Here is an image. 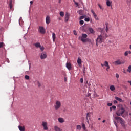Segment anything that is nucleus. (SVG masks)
<instances>
[{
    "mask_svg": "<svg viewBox=\"0 0 131 131\" xmlns=\"http://www.w3.org/2000/svg\"><path fill=\"white\" fill-rule=\"evenodd\" d=\"M61 101L59 100H56L55 101V104L54 105V108L55 110H59V109L61 108Z\"/></svg>",
    "mask_w": 131,
    "mask_h": 131,
    "instance_id": "4",
    "label": "nucleus"
},
{
    "mask_svg": "<svg viewBox=\"0 0 131 131\" xmlns=\"http://www.w3.org/2000/svg\"><path fill=\"white\" fill-rule=\"evenodd\" d=\"M127 1L128 3H130V2H131V0H127Z\"/></svg>",
    "mask_w": 131,
    "mask_h": 131,
    "instance_id": "58",
    "label": "nucleus"
},
{
    "mask_svg": "<svg viewBox=\"0 0 131 131\" xmlns=\"http://www.w3.org/2000/svg\"><path fill=\"white\" fill-rule=\"evenodd\" d=\"M114 104H117V101L114 100Z\"/></svg>",
    "mask_w": 131,
    "mask_h": 131,
    "instance_id": "49",
    "label": "nucleus"
},
{
    "mask_svg": "<svg viewBox=\"0 0 131 131\" xmlns=\"http://www.w3.org/2000/svg\"><path fill=\"white\" fill-rule=\"evenodd\" d=\"M76 128L77 129H78V130H80L81 129V126H80V125H78L76 126Z\"/></svg>",
    "mask_w": 131,
    "mask_h": 131,
    "instance_id": "28",
    "label": "nucleus"
},
{
    "mask_svg": "<svg viewBox=\"0 0 131 131\" xmlns=\"http://www.w3.org/2000/svg\"><path fill=\"white\" fill-rule=\"evenodd\" d=\"M106 2H110V0H106Z\"/></svg>",
    "mask_w": 131,
    "mask_h": 131,
    "instance_id": "63",
    "label": "nucleus"
},
{
    "mask_svg": "<svg viewBox=\"0 0 131 131\" xmlns=\"http://www.w3.org/2000/svg\"><path fill=\"white\" fill-rule=\"evenodd\" d=\"M101 66H102V67H104V64H103V63H101Z\"/></svg>",
    "mask_w": 131,
    "mask_h": 131,
    "instance_id": "57",
    "label": "nucleus"
},
{
    "mask_svg": "<svg viewBox=\"0 0 131 131\" xmlns=\"http://www.w3.org/2000/svg\"><path fill=\"white\" fill-rule=\"evenodd\" d=\"M68 20H69V14H68V13H67L65 15L66 22H68Z\"/></svg>",
    "mask_w": 131,
    "mask_h": 131,
    "instance_id": "15",
    "label": "nucleus"
},
{
    "mask_svg": "<svg viewBox=\"0 0 131 131\" xmlns=\"http://www.w3.org/2000/svg\"><path fill=\"white\" fill-rule=\"evenodd\" d=\"M116 77L117 78H119V74L116 73Z\"/></svg>",
    "mask_w": 131,
    "mask_h": 131,
    "instance_id": "40",
    "label": "nucleus"
},
{
    "mask_svg": "<svg viewBox=\"0 0 131 131\" xmlns=\"http://www.w3.org/2000/svg\"><path fill=\"white\" fill-rule=\"evenodd\" d=\"M127 71L128 72H129V73H130L131 72V66H129L128 67V69L127 70Z\"/></svg>",
    "mask_w": 131,
    "mask_h": 131,
    "instance_id": "31",
    "label": "nucleus"
},
{
    "mask_svg": "<svg viewBox=\"0 0 131 131\" xmlns=\"http://www.w3.org/2000/svg\"><path fill=\"white\" fill-rule=\"evenodd\" d=\"M87 38L88 35L86 34H82L81 37H79L81 41H82V42H89V43H92V40L91 39Z\"/></svg>",
    "mask_w": 131,
    "mask_h": 131,
    "instance_id": "2",
    "label": "nucleus"
},
{
    "mask_svg": "<svg viewBox=\"0 0 131 131\" xmlns=\"http://www.w3.org/2000/svg\"><path fill=\"white\" fill-rule=\"evenodd\" d=\"M98 42H97V40H96V46H97V47H98Z\"/></svg>",
    "mask_w": 131,
    "mask_h": 131,
    "instance_id": "59",
    "label": "nucleus"
},
{
    "mask_svg": "<svg viewBox=\"0 0 131 131\" xmlns=\"http://www.w3.org/2000/svg\"><path fill=\"white\" fill-rule=\"evenodd\" d=\"M60 15L61 17H64V15H65V14H64L63 12H60Z\"/></svg>",
    "mask_w": 131,
    "mask_h": 131,
    "instance_id": "32",
    "label": "nucleus"
},
{
    "mask_svg": "<svg viewBox=\"0 0 131 131\" xmlns=\"http://www.w3.org/2000/svg\"><path fill=\"white\" fill-rule=\"evenodd\" d=\"M91 13H92V14L96 20H99V18H98V16L97 15V14H96V13H95V11H94V10L93 9L91 10Z\"/></svg>",
    "mask_w": 131,
    "mask_h": 131,
    "instance_id": "11",
    "label": "nucleus"
},
{
    "mask_svg": "<svg viewBox=\"0 0 131 131\" xmlns=\"http://www.w3.org/2000/svg\"><path fill=\"white\" fill-rule=\"evenodd\" d=\"M125 111V110L124 108H123V107H121L117 111L116 115L117 116H121V115L124 113Z\"/></svg>",
    "mask_w": 131,
    "mask_h": 131,
    "instance_id": "5",
    "label": "nucleus"
},
{
    "mask_svg": "<svg viewBox=\"0 0 131 131\" xmlns=\"http://www.w3.org/2000/svg\"><path fill=\"white\" fill-rule=\"evenodd\" d=\"M3 45H4V43L0 42V48H2L3 47Z\"/></svg>",
    "mask_w": 131,
    "mask_h": 131,
    "instance_id": "47",
    "label": "nucleus"
},
{
    "mask_svg": "<svg viewBox=\"0 0 131 131\" xmlns=\"http://www.w3.org/2000/svg\"><path fill=\"white\" fill-rule=\"evenodd\" d=\"M58 121L59 122H60V123H63V122H65V120L63 118H59L58 119Z\"/></svg>",
    "mask_w": 131,
    "mask_h": 131,
    "instance_id": "18",
    "label": "nucleus"
},
{
    "mask_svg": "<svg viewBox=\"0 0 131 131\" xmlns=\"http://www.w3.org/2000/svg\"><path fill=\"white\" fill-rule=\"evenodd\" d=\"M61 2H62V0H59L58 3L59 4H61Z\"/></svg>",
    "mask_w": 131,
    "mask_h": 131,
    "instance_id": "55",
    "label": "nucleus"
},
{
    "mask_svg": "<svg viewBox=\"0 0 131 131\" xmlns=\"http://www.w3.org/2000/svg\"><path fill=\"white\" fill-rule=\"evenodd\" d=\"M112 109H114V110H115V109H116V106L113 105V106H112V107H111L110 108V111H112Z\"/></svg>",
    "mask_w": 131,
    "mask_h": 131,
    "instance_id": "29",
    "label": "nucleus"
},
{
    "mask_svg": "<svg viewBox=\"0 0 131 131\" xmlns=\"http://www.w3.org/2000/svg\"><path fill=\"white\" fill-rule=\"evenodd\" d=\"M86 119H89V120H91V113L90 112L87 113L86 116Z\"/></svg>",
    "mask_w": 131,
    "mask_h": 131,
    "instance_id": "19",
    "label": "nucleus"
},
{
    "mask_svg": "<svg viewBox=\"0 0 131 131\" xmlns=\"http://www.w3.org/2000/svg\"><path fill=\"white\" fill-rule=\"evenodd\" d=\"M110 90L113 92V91H115V87H114V85H112L110 87Z\"/></svg>",
    "mask_w": 131,
    "mask_h": 131,
    "instance_id": "26",
    "label": "nucleus"
},
{
    "mask_svg": "<svg viewBox=\"0 0 131 131\" xmlns=\"http://www.w3.org/2000/svg\"><path fill=\"white\" fill-rule=\"evenodd\" d=\"M129 115H130V116H131V113H130V114H129Z\"/></svg>",
    "mask_w": 131,
    "mask_h": 131,
    "instance_id": "64",
    "label": "nucleus"
},
{
    "mask_svg": "<svg viewBox=\"0 0 131 131\" xmlns=\"http://www.w3.org/2000/svg\"><path fill=\"white\" fill-rule=\"evenodd\" d=\"M129 49L131 50V45L129 46Z\"/></svg>",
    "mask_w": 131,
    "mask_h": 131,
    "instance_id": "61",
    "label": "nucleus"
},
{
    "mask_svg": "<svg viewBox=\"0 0 131 131\" xmlns=\"http://www.w3.org/2000/svg\"><path fill=\"white\" fill-rule=\"evenodd\" d=\"M38 31L41 33V34H45V33H46V29H45V28L42 26H39Z\"/></svg>",
    "mask_w": 131,
    "mask_h": 131,
    "instance_id": "6",
    "label": "nucleus"
},
{
    "mask_svg": "<svg viewBox=\"0 0 131 131\" xmlns=\"http://www.w3.org/2000/svg\"><path fill=\"white\" fill-rule=\"evenodd\" d=\"M30 4H31V5H33V1H30Z\"/></svg>",
    "mask_w": 131,
    "mask_h": 131,
    "instance_id": "51",
    "label": "nucleus"
},
{
    "mask_svg": "<svg viewBox=\"0 0 131 131\" xmlns=\"http://www.w3.org/2000/svg\"><path fill=\"white\" fill-rule=\"evenodd\" d=\"M75 5H76V6H79L78 3L75 2Z\"/></svg>",
    "mask_w": 131,
    "mask_h": 131,
    "instance_id": "48",
    "label": "nucleus"
},
{
    "mask_svg": "<svg viewBox=\"0 0 131 131\" xmlns=\"http://www.w3.org/2000/svg\"><path fill=\"white\" fill-rule=\"evenodd\" d=\"M114 123L115 125L116 126V127H117V123H116V122H115Z\"/></svg>",
    "mask_w": 131,
    "mask_h": 131,
    "instance_id": "52",
    "label": "nucleus"
},
{
    "mask_svg": "<svg viewBox=\"0 0 131 131\" xmlns=\"http://www.w3.org/2000/svg\"><path fill=\"white\" fill-rule=\"evenodd\" d=\"M102 122H103V123H105V122H106V120H103V121H102Z\"/></svg>",
    "mask_w": 131,
    "mask_h": 131,
    "instance_id": "56",
    "label": "nucleus"
},
{
    "mask_svg": "<svg viewBox=\"0 0 131 131\" xmlns=\"http://www.w3.org/2000/svg\"><path fill=\"white\" fill-rule=\"evenodd\" d=\"M107 106H108V107H111V106H112V103H108L107 104Z\"/></svg>",
    "mask_w": 131,
    "mask_h": 131,
    "instance_id": "41",
    "label": "nucleus"
},
{
    "mask_svg": "<svg viewBox=\"0 0 131 131\" xmlns=\"http://www.w3.org/2000/svg\"><path fill=\"white\" fill-rule=\"evenodd\" d=\"M40 49L41 52H43V51L45 50V47H43V46H40Z\"/></svg>",
    "mask_w": 131,
    "mask_h": 131,
    "instance_id": "36",
    "label": "nucleus"
},
{
    "mask_svg": "<svg viewBox=\"0 0 131 131\" xmlns=\"http://www.w3.org/2000/svg\"><path fill=\"white\" fill-rule=\"evenodd\" d=\"M54 130L55 131H62V129L59 127L58 126H54Z\"/></svg>",
    "mask_w": 131,
    "mask_h": 131,
    "instance_id": "14",
    "label": "nucleus"
},
{
    "mask_svg": "<svg viewBox=\"0 0 131 131\" xmlns=\"http://www.w3.org/2000/svg\"><path fill=\"white\" fill-rule=\"evenodd\" d=\"M47 53L46 52H42L41 53V55H40V59L41 60H43L45 59H47Z\"/></svg>",
    "mask_w": 131,
    "mask_h": 131,
    "instance_id": "9",
    "label": "nucleus"
},
{
    "mask_svg": "<svg viewBox=\"0 0 131 131\" xmlns=\"http://www.w3.org/2000/svg\"><path fill=\"white\" fill-rule=\"evenodd\" d=\"M64 81H65V82H66V81H67V78L64 77Z\"/></svg>",
    "mask_w": 131,
    "mask_h": 131,
    "instance_id": "54",
    "label": "nucleus"
},
{
    "mask_svg": "<svg viewBox=\"0 0 131 131\" xmlns=\"http://www.w3.org/2000/svg\"><path fill=\"white\" fill-rule=\"evenodd\" d=\"M9 7L10 10L13 8V0H9Z\"/></svg>",
    "mask_w": 131,
    "mask_h": 131,
    "instance_id": "17",
    "label": "nucleus"
},
{
    "mask_svg": "<svg viewBox=\"0 0 131 131\" xmlns=\"http://www.w3.org/2000/svg\"><path fill=\"white\" fill-rule=\"evenodd\" d=\"M98 7L100 8V10H104V8L100 5V4H98Z\"/></svg>",
    "mask_w": 131,
    "mask_h": 131,
    "instance_id": "34",
    "label": "nucleus"
},
{
    "mask_svg": "<svg viewBox=\"0 0 131 131\" xmlns=\"http://www.w3.org/2000/svg\"><path fill=\"white\" fill-rule=\"evenodd\" d=\"M83 72V73H85V70H84Z\"/></svg>",
    "mask_w": 131,
    "mask_h": 131,
    "instance_id": "60",
    "label": "nucleus"
},
{
    "mask_svg": "<svg viewBox=\"0 0 131 131\" xmlns=\"http://www.w3.org/2000/svg\"><path fill=\"white\" fill-rule=\"evenodd\" d=\"M34 46H35V47H36V48H40V47L41 46V45H40V43H39V42H37V43H35L34 45Z\"/></svg>",
    "mask_w": 131,
    "mask_h": 131,
    "instance_id": "23",
    "label": "nucleus"
},
{
    "mask_svg": "<svg viewBox=\"0 0 131 131\" xmlns=\"http://www.w3.org/2000/svg\"><path fill=\"white\" fill-rule=\"evenodd\" d=\"M41 125L43 126L44 130H48V129H49V128L48 127V123L47 122L42 121Z\"/></svg>",
    "mask_w": 131,
    "mask_h": 131,
    "instance_id": "8",
    "label": "nucleus"
},
{
    "mask_svg": "<svg viewBox=\"0 0 131 131\" xmlns=\"http://www.w3.org/2000/svg\"><path fill=\"white\" fill-rule=\"evenodd\" d=\"M77 62L78 64V65H80V64H81L82 63L81 59H80V58H78Z\"/></svg>",
    "mask_w": 131,
    "mask_h": 131,
    "instance_id": "27",
    "label": "nucleus"
},
{
    "mask_svg": "<svg viewBox=\"0 0 131 131\" xmlns=\"http://www.w3.org/2000/svg\"><path fill=\"white\" fill-rule=\"evenodd\" d=\"M127 52L128 53V54H131L130 51H127Z\"/></svg>",
    "mask_w": 131,
    "mask_h": 131,
    "instance_id": "53",
    "label": "nucleus"
},
{
    "mask_svg": "<svg viewBox=\"0 0 131 131\" xmlns=\"http://www.w3.org/2000/svg\"><path fill=\"white\" fill-rule=\"evenodd\" d=\"M104 65V66H105V67H107L108 66H109V63L108 62V61H105Z\"/></svg>",
    "mask_w": 131,
    "mask_h": 131,
    "instance_id": "30",
    "label": "nucleus"
},
{
    "mask_svg": "<svg viewBox=\"0 0 131 131\" xmlns=\"http://www.w3.org/2000/svg\"><path fill=\"white\" fill-rule=\"evenodd\" d=\"M18 127L20 131H25V127L24 126H22L19 125Z\"/></svg>",
    "mask_w": 131,
    "mask_h": 131,
    "instance_id": "16",
    "label": "nucleus"
},
{
    "mask_svg": "<svg viewBox=\"0 0 131 131\" xmlns=\"http://www.w3.org/2000/svg\"><path fill=\"white\" fill-rule=\"evenodd\" d=\"M80 25H83V24L84 23V21L83 20H80L79 21Z\"/></svg>",
    "mask_w": 131,
    "mask_h": 131,
    "instance_id": "35",
    "label": "nucleus"
},
{
    "mask_svg": "<svg viewBox=\"0 0 131 131\" xmlns=\"http://www.w3.org/2000/svg\"><path fill=\"white\" fill-rule=\"evenodd\" d=\"M115 99L117 100V101H119V102H120L121 103H123V101L121 98H120L118 97H115Z\"/></svg>",
    "mask_w": 131,
    "mask_h": 131,
    "instance_id": "22",
    "label": "nucleus"
},
{
    "mask_svg": "<svg viewBox=\"0 0 131 131\" xmlns=\"http://www.w3.org/2000/svg\"><path fill=\"white\" fill-rule=\"evenodd\" d=\"M106 6L107 7H112V2H111V1H106Z\"/></svg>",
    "mask_w": 131,
    "mask_h": 131,
    "instance_id": "20",
    "label": "nucleus"
},
{
    "mask_svg": "<svg viewBox=\"0 0 131 131\" xmlns=\"http://www.w3.org/2000/svg\"><path fill=\"white\" fill-rule=\"evenodd\" d=\"M46 24L49 25V23H51V18L50 17V16L47 15L46 18Z\"/></svg>",
    "mask_w": 131,
    "mask_h": 131,
    "instance_id": "10",
    "label": "nucleus"
},
{
    "mask_svg": "<svg viewBox=\"0 0 131 131\" xmlns=\"http://www.w3.org/2000/svg\"><path fill=\"white\" fill-rule=\"evenodd\" d=\"M98 120H101V118H99Z\"/></svg>",
    "mask_w": 131,
    "mask_h": 131,
    "instance_id": "62",
    "label": "nucleus"
},
{
    "mask_svg": "<svg viewBox=\"0 0 131 131\" xmlns=\"http://www.w3.org/2000/svg\"><path fill=\"white\" fill-rule=\"evenodd\" d=\"M73 32H74V34L75 35H77V33H76V30H74Z\"/></svg>",
    "mask_w": 131,
    "mask_h": 131,
    "instance_id": "46",
    "label": "nucleus"
},
{
    "mask_svg": "<svg viewBox=\"0 0 131 131\" xmlns=\"http://www.w3.org/2000/svg\"><path fill=\"white\" fill-rule=\"evenodd\" d=\"M105 30H106V32H108V30H109V28H108V26H107V25L106 27Z\"/></svg>",
    "mask_w": 131,
    "mask_h": 131,
    "instance_id": "44",
    "label": "nucleus"
},
{
    "mask_svg": "<svg viewBox=\"0 0 131 131\" xmlns=\"http://www.w3.org/2000/svg\"><path fill=\"white\" fill-rule=\"evenodd\" d=\"M128 55V53L127 52V51H126L125 53H124V56H126Z\"/></svg>",
    "mask_w": 131,
    "mask_h": 131,
    "instance_id": "43",
    "label": "nucleus"
},
{
    "mask_svg": "<svg viewBox=\"0 0 131 131\" xmlns=\"http://www.w3.org/2000/svg\"><path fill=\"white\" fill-rule=\"evenodd\" d=\"M107 68H106V71H108V70H109V69H110V66H107V67H106Z\"/></svg>",
    "mask_w": 131,
    "mask_h": 131,
    "instance_id": "42",
    "label": "nucleus"
},
{
    "mask_svg": "<svg viewBox=\"0 0 131 131\" xmlns=\"http://www.w3.org/2000/svg\"><path fill=\"white\" fill-rule=\"evenodd\" d=\"M66 67L68 70H71L72 67L71 66V63L67 62L66 63Z\"/></svg>",
    "mask_w": 131,
    "mask_h": 131,
    "instance_id": "13",
    "label": "nucleus"
},
{
    "mask_svg": "<svg viewBox=\"0 0 131 131\" xmlns=\"http://www.w3.org/2000/svg\"><path fill=\"white\" fill-rule=\"evenodd\" d=\"M80 82L81 83H83V78H81L80 79Z\"/></svg>",
    "mask_w": 131,
    "mask_h": 131,
    "instance_id": "45",
    "label": "nucleus"
},
{
    "mask_svg": "<svg viewBox=\"0 0 131 131\" xmlns=\"http://www.w3.org/2000/svg\"><path fill=\"white\" fill-rule=\"evenodd\" d=\"M52 38L53 42H55V41L56 40V34H55V33H52Z\"/></svg>",
    "mask_w": 131,
    "mask_h": 131,
    "instance_id": "24",
    "label": "nucleus"
},
{
    "mask_svg": "<svg viewBox=\"0 0 131 131\" xmlns=\"http://www.w3.org/2000/svg\"><path fill=\"white\" fill-rule=\"evenodd\" d=\"M115 118L116 120H118V121H119L120 123L121 124V125L124 128H125V127H126L125 121H124V120H123V119H122V118L117 116V117H115Z\"/></svg>",
    "mask_w": 131,
    "mask_h": 131,
    "instance_id": "3",
    "label": "nucleus"
},
{
    "mask_svg": "<svg viewBox=\"0 0 131 131\" xmlns=\"http://www.w3.org/2000/svg\"><path fill=\"white\" fill-rule=\"evenodd\" d=\"M106 38H107V34L105 33V32L101 31V35H99L96 39L97 42L102 43Z\"/></svg>",
    "mask_w": 131,
    "mask_h": 131,
    "instance_id": "1",
    "label": "nucleus"
},
{
    "mask_svg": "<svg viewBox=\"0 0 131 131\" xmlns=\"http://www.w3.org/2000/svg\"><path fill=\"white\" fill-rule=\"evenodd\" d=\"M88 31L91 34H95V31L93 28L90 27L88 28Z\"/></svg>",
    "mask_w": 131,
    "mask_h": 131,
    "instance_id": "12",
    "label": "nucleus"
},
{
    "mask_svg": "<svg viewBox=\"0 0 131 131\" xmlns=\"http://www.w3.org/2000/svg\"><path fill=\"white\" fill-rule=\"evenodd\" d=\"M85 21L86 22H90V18H85Z\"/></svg>",
    "mask_w": 131,
    "mask_h": 131,
    "instance_id": "39",
    "label": "nucleus"
},
{
    "mask_svg": "<svg viewBox=\"0 0 131 131\" xmlns=\"http://www.w3.org/2000/svg\"><path fill=\"white\" fill-rule=\"evenodd\" d=\"M125 63V61H121L120 59H118L114 62L115 65H121L122 64H124Z\"/></svg>",
    "mask_w": 131,
    "mask_h": 131,
    "instance_id": "7",
    "label": "nucleus"
},
{
    "mask_svg": "<svg viewBox=\"0 0 131 131\" xmlns=\"http://www.w3.org/2000/svg\"><path fill=\"white\" fill-rule=\"evenodd\" d=\"M86 84H88V86H91V83L89 82L88 81H86Z\"/></svg>",
    "mask_w": 131,
    "mask_h": 131,
    "instance_id": "37",
    "label": "nucleus"
},
{
    "mask_svg": "<svg viewBox=\"0 0 131 131\" xmlns=\"http://www.w3.org/2000/svg\"><path fill=\"white\" fill-rule=\"evenodd\" d=\"M91 93H88L87 95V97H91Z\"/></svg>",
    "mask_w": 131,
    "mask_h": 131,
    "instance_id": "50",
    "label": "nucleus"
},
{
    "mask_svg": "<svg viewBox=\"0 0 131 131\" xmlns=\"http://www.w3.org/2000/svg\"><path fill=\"white\" fill-rule=\"evenodd\" d=\"M29 76H28V75H25V79H27V80H28V79H29Z\"/></svg>",
    "mask_w": 131,
    "mask_h": 131,
    "instance_id": "33",
    "label": "nucleus"
},
{
    "mask_svg": "<svg viewBox=\"0 0 131 131\" xmlns=\"http://www.w3.org/2000/svg\"><path fill=\"white\" fill-rule=\"evenodd\" d=\"M35 84H37L38 88H40L41 86V84H40V82H39V81L36 80L35 82Z\"/></svg>",
    "mask_w": 131,
    "mask_h": 131,
    "instance_id": "25",
    "label": "nucleus"
},
{
    "mask_svg": "<svg viewBox=\"0 0 131 131\" xmlns=\"http://www.w3.org/2000/svg\"><path fill=\"white\" fill-rule=\"evenodd\" d=\"M82 127L84 131H88V129H86V127H85V124L84 123H82Z\"/></svg>",
    "mask_w": 131,
    "mask_h": 131,
    "instance_id": "21",
    "label": "nucleus"
},
{
    "mask_svg": "<svg viewBox=\"0 0 131 131\" xmlns=\"http://www.w3.org/2000/svg\"><path fill=\"white\" fill-rule=\"evenodd\" d=\"M89 119H86V122L88 123V124H89V126H91V124H90V121H89Z\"/></svg>",
    "mask_w": 131,
    "mask_h": 131,
    "instance_id": "38",
    "label": "nucleus"
}]
</instances>
